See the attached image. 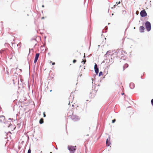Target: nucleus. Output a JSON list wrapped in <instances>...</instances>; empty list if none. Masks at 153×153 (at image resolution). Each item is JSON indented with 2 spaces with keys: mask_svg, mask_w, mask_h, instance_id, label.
Instances as JSON below:
<instances>
[{
  "mask_svg": "<svg viewBox=\"0 0 153 153\" xmlns=\"http://www.w3.org/2000/svg\"><path fill=\"white\" fill-rule=\"evenodd\" d=\"M68 149L69 150L70 153H74L76 149V146H68Z\"/></svg>",
  "mask_w": 153,
  "mask_h": 153,
  "instance_id": "1",
  "label": "nucleus"
},
{
  "mask_svg": "<svg viewBox=\"0 0 153 153\" xmlns=\"http://www.w3.org/2000/svg\"><path fill=\"white\" fill-rule=\"evenodd\" d=\"M70 111L72 114V115L71 116L69 115L68 116H71L70 118L72 120H74V121H77L79 120V118L78 117L73 114V112L71 110Z\"/></svg>",
  "mask_w": 153,
  "mask_h": 153,
  "instance_id": "2",
  "label": "nucleus"
},
{
  "mask_svg": "<svg viewBox=\"0 0 153 153\" xmlns=\"http://www.w3.org/2000/svg\"><path fill=\"white\" fill-rule=\"evenodd\" d=\"M145 26L146 29L148 31H149L151 29V25L150 23L148 21L146 22Z\"/></svg>",
  "mask_w": 153,
  "mask_h": 153,
  "instance_id": "3",
  "label": "nucleus"
},
{
  "mask_svg": "<svg viewBox=\"0 0 153 153\" xmlns=\"http://www.w3.org/2000/svg\"><path fill=\"white\" fill-rule=\"evenodd\" d=\"M140 15L142 17H145L147 15V13L144 10H143L141 11Z\"/></svg>",
  "mask_w": 153,
  "mask_h": 153,
  "instance_id": "4",
  "label": "nucleus"
},
{
  "mask_svg": "<svg viewBox=\"0 0 153 153\" xmlns=\"http://www.w3.org/2000/svg\"><path fill=\"white\" fill-rule=\"evenodd\" d=\"M39 53H37L36 54V56L35 57V59L34 60V62L35 63H36L39 57Z\"/></svg>",
  "mask_w": 153,
  "mask_h": 153,
  "instance_id": "5",
  "label": "nucleus"
},
{
  "mask_svg": "<svg viewBox=\"0 0 153 153\" xmlns=\"http://www.w3.org/2000/svg\"><path fill=\"white\" fill-rule=\"evenodd\" d=\"M145 30L144 27L143 26H141L139 28L140 31L141 33L144 32V30Z\"/></svg>",
  "mask_w": 153,
  "mask_h": 153,
  "instance_id": "6",
  "label": "nucleus"
},
{
  "mask_svg": "<svg viewBox=\"0 0 153 153\" xmlns=\"http://www.w3.org/2000/svg\"><path fill=\"white\" fill-rule=\"evenodd\" d=\"M110 137H108V139H107L106 141V145L108 146H109L110 145Z\"/></svg>",
  "mask_w": 153,
  "mask_h": 153,
  "instance_id": "7",
  "label": "nucleus"
},
{
  "mask_svg": "<svg viewBox=\"0 0 153 153\" xmlns=\"http://www.w3.org/2000/svg\"><path fill=\"white\" fill-rule=\"evenodd\" d=\"M5 119V117L4 116H0V122H4V121Z\"/></svg>",
  "mask_w": 153,
  "mask_h": 153,
  "instance_id": "8",
  "label": "nucleus"
},
{
  "mask_svg": "<svg viewBox=\"0 0 153 153\" xmlns=\"http://www.w3.org/2000/svg\"><path fill=\"white\" fill-rule=\"evenodd\" d=\"M94 68L95 73L97 74H98V72H99V70H98V68Z\"/></svg>",
  "mask_w": 153,
  "mask_h": 153,
  "instance_id": "9",
  "label": "nucleus"
},
{
  "mask_svg": "<svg viewBox=\"0 0 153 153\" xmlns=\"http://www.w3.org/2000/svg\"><path fill=\"white\" fill-rule=\"evenodd\" d=\"M44 122L43 119L42 118H41L39 120V123L40 124H42Z\"/></svg>",
  "mask_w": 153,
  "mask_h": 153,
  "instance_id": "10",
  "label": "nucleus"
},
{
  "mask_svg": "<svg viewBox=\"0 0 153 153\" xmlns=\"http://www.w3.org/2000/svg\"><path fill=\"white\" fill-rule=\"evenodd\" d=\"M118 53H117V51H116V52H115L114 53H113L112 55L111 56H112V55H115L116 56H117V55Z\"/></svg>",
  "mask_w": 153,
  "mask_h": 153,
  "instance_id": "11",
  "label": "nucleus"
},
{
  "mask_svg": "<svg viewBox=\"0 0 153 153\" xmlns=\"http://www.w3.org/2000/svg\"><path fill=\"white\" fill-rule=\"evenodd\" d=\"M103 75V74H102V71L100 72L99 73V76H101V75Z\"/></svg>",
  "mask_w": 153,
  "mask_h": 153,
  "instance_id": "12",
  "label": "nucleus"
},
{
  "mask_svg": "<svg viewBox=\"0 0 153 153\" xmlns=\"http://www.w3.org/2000/svg\"><path fill=\"white\" fill-rule=\"evenodd\" d=\"M86 62V60L85 59H84L82 61V62H83L84 64H85Z\"/></svg>",
  "mask_w": 153,
  "mask_h": 153,
  "instance_id": "13",
  "label": "nucleus"
},
{
  "mask_svg": "<svg viewBox=\"0 0 153 153\" xmlns=\"http://www.w3.org/2000/svg\"><path fill=\"white\" fill-rule=\"evenodd\" d=\"M31 150L29 149L27 153H31Z\"/></svg>",
  "mask_w": 153,
  "mask_h": 153,
  "instance_id": "14",
  "label": "nucleus"
},
{
  "mask_svg": "<svg viewBox=\"0 0 153 153\" xmlns=\"http://www.w3.org/2000/svg\"><path fill=\"white\" fill-rule=\"evenodd\" d=\"M43 116L44 117H46V115L45 114V112H43Z\"/></svg>",
  "mask_w": 153,
  "mask_h": 153,
  "instance_id": "15",
  "label": "nucleus"
},
{
  "mask_svg": "<svg viewBox=\"0 0 153 153\" xmlns=\"http://www.w3.org/2000/svg\"><path fill=\"white\" fill-rule=\"evenodd\" d=\"M151 102L152 105H153V99H152V100L151 101Z\"/></svg>",
  "mask_w": 153,
  "mask_h": 153,
  "instance_id": "16",
  "label": "nucleus"
},
{
  "mask_svg": "<svg viewBox=\"0 0 153 153\" xmlns=\"http://www.w3.org/2000/svg\"><path fill=\"white\" fill-rule=\"evenodd\" d=\"M115 121H116V120L114 119V120H112V123H114L115 122Z\"/></svg>",
  "mask_w": 153,
  "mask_h": 153,
  "instance_id": "17",
  "label": "nucleus"
},
{
  "mask_svg": "<svg viewBox=\"0 0 153 153\" xmlns=\"http://www.w3.org/2000/svg\"><path fill=\"white\" fill-rule=\"evenodd\" d=\"M76 62V60L75 59H74L73 60V63H75Z\"/></svg>",
  "mask_w": 153,
  "mask_h": 153,
  "instance_id": "18",
  "label": "nucleus"
},
{
  "mask_svg": "<svg viewBox=\"0 0 153 153\" xmlns=\"http://www.w3.org/2000/svg\"><path fill=\"white\" fill-rule=\"evenodd\" d=\"M50 63H52V65H54L55 64V62H50Z\"/></svg>",
  "mask_w": 153,
  "mask_h": 153,
  "instance_id": "19",
  "label": "nucleus"
},
{
  "mask_svg": "<svg viewBox=\"0 0 153 153\" xmlns=\"http://www.w3.org/2000/svg\"><path fill=\"white\" fill-rule=\"evenodd\" d=\"M94 67H97V64H95Z\"/></svg>",
  "mask_w": 153,
  "mask_h": 153,
  "instance_id": "20",
  "label": "nucleus"
},
{
  "mask_svg": "<svg viewBox=\"0 0 153 153\" xmlns=\"http://www.w3.org/2000/svg\"><path fill=\"white\" fill-rule=\"evenodd\" d=\"M134 85L133 83H131L130 85Z\"/></svg>",
  "mask_w": 153,
  "mask_h": 153,
  "instance_id": "21",
  "label": "nucleus"
},
{
  "mask_svg": "<svg viewBox=\"0 0 153 153\" xmlns=\"http://www.w3.org/2000/svg\"><path fill=\"white\" fill-rule=\"evenodd\" d=\"M44 19V17H42V19Z\"/></svg>",
  "mask_w": 153,
  "mask_h": 153,
  "instance_id": "22",
  "label": "nucleus"
},
{
  "mask_svg": "<svg viewBox=\"0 0 153 153\" xmlns=\"http://www.w3.org/2000/svg\"><path fill=\"white\" fill-rule=\"evenodd\" d=\"M120 2L119 1V2H118V4H120Z\"/></svg>",
  "mask_w": 153,
  "mask_h": 153,
  "instance_id": "23",
  "label": "nucleus"
}]
</instances>
